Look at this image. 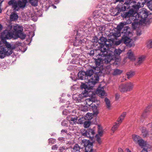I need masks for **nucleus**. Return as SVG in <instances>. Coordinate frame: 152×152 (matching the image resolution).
Returning a JSON list of instances; mask_svg holds the SVG:
<instances>
[{
    "mask_svg": "<svg viewBox=\"0 0 152 152\" xmlns=\"http://www.w3.org/2000/svg\"><path fill=\"white\" fill-rule=\"evenodd\" d=\"M113 53L111 51H100L96 56L97 58L95 59L96 66L94 67L92 70H94V74L98 76L102 72L101 69L103 68V63H109L113 59L112 55Z\"/></svg>",
    "mask_w": 152,
    "mask_h": 152,
    "instance_id": "f257e3e1",
    "label": "nucleus"
},
{
    "mask_svg": "<svg viewBox=\"0 0 152 152\" xmlns=\"http://www.w3.org/2000/svg\"><path fill=\"white\" fill-rule=\"evenodd\" d=\"M78 78L81 80H85L86 84L82 83L81 85L86 86V88H92L99 80V77L94 74V70L89 69L86 72L84 71H80L78 73Z\"/></svg>",
    "mask_w": 152,
    "mask_h": 152,
    "instance_id": "f03ea898",
    "label": "nucleus"
},
{
    "mask_svg": "<svg viewBox=\"0 0 152 152\" xmlns=\"http://www.w3.org/2000/svg\"><path fill=\"white\" fill-rule=\"evenodd\" d=\"M129 28V27L127 26L124 28V35L122 37L121 39L116 41L115 42V45H119L122 42L125 44L126 46L129 47L134 46V41L128 36V34H129L131 33L130 31H127Z\"/></svg>",
    "mask_w": 152,
    "mask_h": 152,
    "instance_id": "7ed1b4c3",
    "label": "nucleus"
},
{
    "mask_svg": "<svg viewBox=\"0 0 152 152\" xmlns=\"http://www.w3.org/2000/svg\"><path fill=\"white\" fill-rule=\"evenodd\" d=\"M26 0H10L8 3L10 6H12V8L15 11H18L20 9H23L26 6Z\"/></svg>",
    "mask_w": 152,
    "mask_h": 152,
    "instance_id": "20e7f679",
    "label": "nucleus"
},
{
    "mask_svg": "<svg viewBox=\"0 0 152 152\" xmlns=\"http://www.w3.org/2000/svg\"><path fill=\"white\" fill-rule=\"evenodd\" d=\"M86 86L85 85H81V87L83 90V92L81 94L79 95L75 94L73 96V101L76 102H81L83 101L84 97H86L88 95V94L89 91V90L92 88H89L86 87Z\"/></svg>",
    "mask_w": 152,
    "mask_h": 152,
    "instance_id": "39448f33",
    "label": "nucleus"
},
{
    "mask_svg": "<svg viewBox=\"0 0 152 152\" xmlns=\"http://www.w3.org/2000/svg\"><path fill=\"white\" fill-rule=\"evenodd\" d=\"M6 47L0 46V58H4L6 56H8L12 54V50L15 49L13 47H12L11 45L6 42L5 44Z\"/></svg>",
    "mask_w": 152,
    "mask_h": 152,
    "instance_id": "423d86ee",
    "label": "nucleus"
},
{
    "mask_svg": "<svg viewBox=\"0 0 152 152\" xmlns=\"http://www.w3.org/2000/svg\"><path fill=\"white\" fill-rule=\"evenodd\" d=\"M99 43L100 44V51H110L109 50L111 44L109 43L107 39L103 37H101L99 41Z\"/></svg>",
    "mask_w": 152,
    "mask_h": 152,
    "instance_id": "0eeeda50",
    "label": "nucleus"
},
{
    "mask_svg": "<svg viewBox=\"0 0 152 152\" xmlns=\"http://www.w3.org/2000/svg\"><path fill=\"white\" fill-rule=\"evenodd\" d=\"M82 28L81 30L80 28L78 29L76 31L77 34L75 37V42L74 43V46H78L80 45L83 43H84L83 41L81 39H79V37L81 38L82 36H84L86 34L85 31L86 30V29L85 30L84 29Z\"/></svg>",
    "mask_w": 152,
    "mask_h": 152,
    "instance_id": "6e6552de",
    "label": "nucleus"
},
{
    "mask_svg": "<svg viewBox=\"0 0 152 152\" xmlns=\"http://www.w3.org/2000/svg\"><path fill=\"white\" fill-rule=\"evenodd\" d=\"M141 6H140V4L137 5L136 8L134 9H131L127 12L124 13L121 15V16L124 18H128L127 20L129 21L130 20L131 21L130 19V17H132L134 15H137V12L139 9L141 7Z\"/></svg>",
    "mask_w": 152,
    "mask_h": 152,
    "instance_id": "1a4fd4ad",
    "label": "nucleus"
},
{
    "mask_svg": "<svg viewBox=\"0 0 152 152\" xmlns=\"http://www.w3.org/2000/svg\"><path fill=\"white\" fill-rule=\"evenodd\" d=\"M13 28L15 31L16 35V38H15V39L20 38L23 39L25 38L26 35L23 32V29L22 26L18 25H16L14 26Z\"/></svg>",
    "mask_w": 152,
    "mask_h": 152,
    "instance_id": "9d476101",
    "label": "nucleus"
},
{
    "mask_svg": "<svg viewBox=\"0 0 152 152\" xmlns=\"http://www.w3.org/2000/svg\"><path fill=\"white\" fill-rule=\"evenodd\" d=\"M135 1L134 0H126L125 2L122 5L121 10L123 11H125L129 8L132 7V9L136 8L137 5L134 4Z\"/></svg>",
    "mask_w": 152,
    "mask_h": 152,
    "instance_id": "9b49d317",
    "label": "nucleus"
},
{
    "mask_svg": "<svg viewBox=\"0 0 152 152\" xmlns=\"http://www.w3.org/2000/svg\"><path fill=\"white\" fill-rule=\"evenodd\" d=\"M148 15V11L147 10H142L140 12V14L138 15L137 14V15L138 17H140L141 19L140 20V22L142 24L146 23Z\"/></svg>",
    "mask_w": 152,
    "mask_h": 152,
    "instance_id": "f8f14e48",
    "label": "nucleus"
},
{
    "mask_svg": "<svg viewBox=\"0 0 152 152\" xmlns=\"http://www.w3.org/2000/svg\"><path fill=\"white\" fill-rule=\"evenodd\" d=\"M14 34L11 31L5 30L1 34V36L2 40L10 39L14 37Z\"/></svg>",
    "mask_w": 152,
    "mask_h": 152,
    "instance_id": "ddd939ff",
    "label": "nucleus"
},
{
    "mask_svg": "<svg viewBox=\"0 0 152 152\" xmlns=\"http://www.w3.org/2000/svg\"><path fill=\"white\" fill-rule=\"evenodd\" d=\"M84 143V146L85 147L86 152H92L93 151V144L89 140H83Z\"/></svg>",
    "mask_w": 152,
    "mask_h": 152,
    "instance_id": "4468645a",
    "label": "nucleus"
},
{
    "mask_svg": "<svg viewBox=\"0 0 152 152\" xmlns=\"http://www.w3.org/2000/svg\"><path fill=\"white\" fill-rule=\"evenodd\" d=\"M95 134V132L94 129H89L83 133V135L92 140Z\"/></svg>",
    "mask_w": 152,
    "mask_h": 152,
    "instance_id": "2eb2a0df",
    "label": "nucleus"
},
{
    "mask_svg": "<svg viewBox=\"0 0 152 152\" xmlns=\"http://www.w3.org/2000/svg\"><path fill=\"white\" fill-rule=\"evenodd\" d=\"M110 51L111 52V51ZM112 52L113 53V54L112 55V57L113 59L111 60V61L114 60V56L115 57V60H116V59H119V56L122 53V51L120 49H115L114 53L113 51Z\"/></svg>",
    "mask_w": 152,
    "mask_h": 152,
    "instance_id": "dca6fc26",
    "label": "nucleus"
},
{
    "mask_svg": "<svg viewBox=\"0 0 152 152\" xmlns=\"http://www.w3.org/2000/svg\"><path fill=\"white\" fill-rule=\"evenodd\" d=\"M96 93L102 98L105 95V93L103 87H99L96 89Z\"/></svg>",
    "mask_w": 152,
    "mask_h": 152,
    "instance_id": "f3484780",
    "label": "nucleus"
},
{
    "mask_svg": "<svg viewBox=\"0 0 152 152\" xmlns=\"http://www.w3.org/2000/svg\"><path fill=\"white\" fill-rule=\"evenodd\" d=\"M132 23V21L130 20L129 21L127 20L126 22H121L117 26V28L118 31H120L123 28L124 26Z\"/></svg>",
    "mask_w": 152,
    "mask_h": 152,
    "instance_id": "a211bd4d",
    "label": "nucleus"
},
{
    "mask_svg": "<svg viewBox=\"0 0 152 152\" xmlns=\"http://www.w3.org/2000/svg\"><path fill=\"white\" fill-rule=\"evenodd\" d=\"M146 58V56L144 55H142L139 57L137 62L135 64L136 66L140 65L142 64L145 61Z\"/></svg>",
    "mask_w": 152,
    "mask_h": 152,
    "instance_id": "6ab92c4d",
    "label": "nucleus"
},
{
    "mask_svg": "<svg viewBox=\"0 0 152 152\" xmlns=\"http://www.w3.org/2000/svg\"><path fill=\"white\" fill-rule=\"evenodd\" d=\"M127 56L128 58L131 61H134L135 60L136 58L134 55L133 52L131 50H128L127 53Z\"/></svg>",
    "mask_w": 152,
    "mask_h": 152,
    "instance_id": "aec40b11",
    "label": "nucleus"
},
{
    "mask_svg": "<svg viewBox=\"0 0 152 152\" xmlns=\"http://www.w3.org/2000/svg\"><path fill=\"white\" fill-rule=\"evenodd\" d=\"M18 18V14L15 12L11 13L10 16V20L11 21L17 20Z\"/></svg>",
    "mask_w": 152,
    "mask_h": 152,
    "instance_id": "412c9836",
    "label": "nucleus"
},
{
    "mask_svg": "<svg viewBox=\"0 0 152 152\" xmlns=\"http://www.w3.org/2000/svg\"><path fill=\"white\" fill-rule=\"evenodd\" d=\"M81 148L77 144H75L71 148V152H80Z\"/></svg>",
    "mask_w": 152,
    "mask_h": 152,
    "instance_id": "4be33fe9",
    "label": "nucleus"
},
{
    "mask_svg": "<svg viewBox=\"0 0 152 152\" xmlns=\"http://www.w3.org/2000/svg\"><path fill=\"white\" fill-rule=\"evenodd\" d=\"M96 99L95 98H91L87 99L86 100V105L87 106H91L93 102H95Z\"/></svg>",
    "mask_w": 152,
    "mask_h": 152,
    "instance_id": "5701e85b",
    "label": "nucleus"
},
{
    "mask_svg": "<svg viewBox=\"0 0 152 152\" xmlns=\"http://www.w3.org/2000/svg\"><path fill=\"white\" fill-rule=\"evenodd\" d=\"M125 84L127 91H130L133 89L134 86L133 83L129 82Z\"/></svg>",
    "mask_w": 152,
    "mask_h": 152,
    "instance_id": "b1692460",
    "label": "nucleus"
},
{
    "mask_svg": "<svg viewBox=\"0 0 152 152\" xmlns=\"http://www.w3.org/2000/svg\"><path fill=\"white\" fill-rule=\"evenodd\" d=\"M126 112L123 113L120 116L119 118L118 119L116 122H117L120 125L121 123L123 120L124 119V118L126 115Z\"/></svg>",
    "mask_w": 152,
    "mask_h": 152,
    "instance_id": "393cba45",
    "label": "nucleus"
},
{
    "mask_svg": "<svg viewBox=\"0 0 152 152\" xmlns=\"http://www.w3.org/2000/svg\"><path fill=\"white\" fill-rule=\"evenodd\" d=\"M104 101L107 108L109 110H110L111 109V105L110 100L107 98H105L104 99Z\"/></svg>",
    "mask_w": 152,
    "mask_h": 152,
    "instance_id": "a878e982",
    "label": "nucleus"
},
{
    "mask_svg": "<svg viewBox=\"0 0 152 152\" xmlns=\"http://www.w3.org/2000/svg\"><path fill=\"white\" fill-rule=\"evenodd\" d=\"M118 89L122 92H124L127 91L125 84H122L119 86Z\"/></svg>",
    "mask_w": 152,
    "mask_h": 152,
    "instance_id": "bb28decb",
    "label": "nucleus"
},
{
    "mask_svg": "<svg viewBox=\"0 0 152 152\" xmlns=\"http://www.w3.org/2000/svg\"><path fill=\"white\" fill-rule=\"evenodd\" d=\"M134 1H135L134 4L136 5L139 4L140 6H141V4L143 5L146 1V0H134Z\"/></svg>",
    "mask_w": 152,
    "mask_h": 152,
    "instance_id": "cd10ccee",
    "label": "nucleus"
},
{
    "mask_svg": "<svg viewBox=\"0 0 152 152\" xmlns=\"http://www.w3.org/2000/svg\"><path fill=\"white\" fill-rule=\"evenodd\" d=\"M141 138L138 135L134 134L132 135V139L134 141L136 144H137L138 142L140 140Z\"/></svg>",
    "mask_w": 152,
    "mask_h": 152,
    "instance_id": "c85d7f7f",
    "label": "nucleus"
},
{
    "mask_svg": "<svg viewBox=\"0 0 152 152\" xmlns=\"http://www.w3.org/2000/svg\"><path fill=\"white\" fill-rule=\"evenodd\" d=\"M142 134L144 137H146L148 134V132L146 129L144 127L141 128Z\"/></svg>",
    "mask_w": 152,
    "mask_h": 152,
    "instance_id": "c756f323",
    "label": "nucleus"
},
{
    "mask_svg": "<svg viewBox=\"0 0 152 152\" xmlns=\"http://www.w3.org/2000/svg\"><path fill=\"white\" fill-rule=\"evenodd\" d=\"M137 144H138L140 146L142 147L146 145V142H145L143 139L141 138L140 140L138 142Z\"/></svg>",
    "mask_w": 152,
    "mask_h": 152,
    "instance_id": "7c9ffc66",
    "label": "nucleus"
},
{
    "mask_svg": "<svg viewBox=\"0 0 152 152\" xmlns=\"http://www.w3.org/2000/svg\"><path fill=\"white\" fill-rule=\"evenodd\" d=\"M120 125L117 122H116L114 123L111 128V130L113 131V133L117 129Z\"/></svg>",
    "mask_w": 152,
    "mask_h": 152,
    "instance_id": "2f4dec72",
    "label": "nucleus"
},
{
    "mask_svg": "<svg viewBox=\"0 0 152 152\" xmlns=\"http://www.w3.org/2000/svg\"><path fill=\"white\" fill-rule=\"evenodd\" d=\"M123 71L118 69H115L113 75H119L122 73Z\"/></svg>",
    "mask_w": 152,
    "mask_h": 152,
    "instance_id": "473e14b6",
    "label": "nucleus"
},
{
    "mask_svg": "<svg viewBox=\"0 0 152 152\" xmlns=\"http://www.w3.org/2000/svg\"><path fill=\"white\" fill-rule=\"evenodd\" d=\"M67 118L69 121H72L74 123H75L77 121V119L75 116H73L71 117L70 116H68L67 117Z\"/></svg>",
    "mask_w": 152,
    "mask_h": 152,
    "instance_id": "72a5a7b5",
    "label": "nucleus"
},
{
    "mask_svg": "<svg viewBox=\"0 0 152 152\" xmlns=\"http://www.w3.org/2000/svg\"><path fill=\"white\" fill-rule=\"evenodd\" d=\"M29 1L32 6H36L38 5V1L37 0H29Z\"/></svg>",
    "mask_w": 152,
    "mask_h": 152,
    "instance_id": "f704fd0d",
    "label": "nucleus"
},
{
    "mask_svg": "<svg viewBox=\"0 0 152 152\" xmlns=\"http://www.w3.org/2000/svg\"><path fill=\"white\" fill-rule=\"evenodd\" d=\"M134 75L135 72L133 71H130L129 72H127V73L128 78L129 79L133 77Z\"/></svg>",
    "mask_w": 152,
    "mask_h": 152,
    "instance_id": "c9c22d12",
    "label": "nucleus"
},
{
    "mask_svg": "<svg viewBox=\"0 0 152 152\" xmlns=\"http://www.w3.org/2000/svg\"><path fill=\"white\" fill-rule=\"evenodd\" d=\"M85 119L88 120H91L92 118V117L91 115V114L90 113H87L84 118Z\"/></svg>",
    "mask_w": 152,
    "mask_h": 152,
    "instance_id": "e433bc0d",
    "label": "nucleus"
},
{
    "mask_svg": "<svg viewBox=\"0 0 152 152\" xmlns=\"http://www.w3.org/2000/svg\"><path fill=\"white\" fill-rule=\"evenodd\" d=\"M91 124L90 121H85L84 123V126L85 128H88L90 126Z\"/></svg>",
    "mask_w": 152,
    "mask_h": 152,
    "instance_id": "4c0bfd02",
    "label": "nucleus"
},
{
    "mask_svg": "<svg viewBox=\"0 0 152 152\" xmlns=\"http://www.w3.org/2000/svg\"><path fill=\"white\" fill-rule=\"evenodd\" d=\"M147 45L148 48H152V39H151L147 42Z\"/></svg>",
    "mask_w": 152,
    "mask_h": 152,
    "instance_id": "58836bf2",
    "label": "nucleus"
},
{
    "mask_svg": "<svg viewBox=\"0 0 152 152\" xmlns=\"http://www.w3.org/2000/svg\"><path fill=\"white\" fill-rule=\"evenodd\" d=\"M85 118L83 117L79 118L78 120V123L80 124H84L85 121Z\"/></svg>",
    "mask_w": 152,
    "mask_h": 152,
    "instance_id": "ea45409f",
    "label": "nucleus"
},
{
    "mask_svg": "<svg viewBox=\"0 0 152 152\" xmlns=\"http://www.w3.org/2000/svg\"><path fill=\"white\" fill-rule=\"evenodd\" d=\"M148 6L150 10H152V0L149 1L148 2Z\"/></svg>",
    "mask_w": 152,
    "mask_h": 152,
    "instance_id": "a19ab883",
    "label": "nucleus"
},
{
    "mask_svg": "<svg viewBox=\"0 0 152 152\" xmlns=\"http://www.w3.org/2000/svg\"><path fill=\"white\" fill-rule=\"evenodd\" d=\"M98 134L96 135H98V136H99L100 137H101L102 136L103 134V131L101 129H100L99 127V128L98 131Z\"/></svg>",
    "mask_w": 152,
    "mask_h": 152,
    "instance_id": "79ce46f5",
    "label": "nucleus"
},
{
    "mask_svg": "<svg viewBox=\"0 0 152 152\" xmlns=\"http://www.w3.org/2000/svg\"><path fill=\"white\" fill-rule=\"evenodd\" d=\"M98 12L97 10H96L93 12V16L95 18H97L99 16V14H97Z\"/></svg>",
    "mask_w": 152,
    "mask_h": 152,
    "instance_id": "37998d69",
    "label": "nucleus"
},
{
    "mask_svg": "<svg viewBox=\"0 0 152 152\" xmlns=\"http://www.w3.org/2000/svg\"><path fill=\"white\" fill-rule=\"evenodd\" d=\"M148 112V111L146 110H145L144 112L143 113V114L142 115V117L143 118H146L147 116V112Z\"/></svg>",
    "mask_w": 152,
    "mask_h": 152,
    "instance_id": "c03bdc74",
    "label": "nucleus"
},
{
    "mask_svg": "<svg viewBox=\"0 0 152 152\" xmlns=\"http://www.w3.org/2000/svg\"><path fill=\"white\" fill-rule=\"evenodd\" d=\"M56 141V140L54 139L50 138L48 140L49 143L54 144L55 142Z\"/></svg>",
    "mask_w": 152,
    "mask_h": 152,
    "instance_id": "a18cd8bd",
    "label": "nucleus"
},
{
    "mask_svg": "<svg viewBox=\"0 0 152 152\" xmlns=\"http://www.w3.org/2000/svg\"><path fill=\"white\" fill-rule=\"evenodd\" d=\"M22 43L19 42H17L15 44V46L13 47L15 48L16 47L18 46H21V45Z\"/></svg>",
    "mask_w": 152,
    "mask_h": 152,
    "instance_id": "49530a36",
    "label": "nucleus"
},
{
    "mask_svg": "<svg viewBox=\"0 0 152 152\" xmlns=\"http://www.w3.org/2000/svg\"><path fill=\"white\" fill-rule=\"evenodd\" d=\"M96 141L99 144H101V143L102 141L100 137L98 136V135H96Z\"/></svg>",
    "mask_w": 152,
    "mask_h": 152,
    "instance_id": "de8ad7c7",
    "label": "nucleus"
},
{
    "mask_svg": "<svg viewBox=\"0 0 152 152\" xmlns=\"http://www.w3.org/2000/svg\"><path fill=\"white\" fill-rule=\"evenodd\" d=\"M12 25L10 24L8 25L7 26V30L11 31V30L12 29Z\"/></svg>",
    "mask_w": 152,
    "mask_h": 152,
    "instance_id": "09e8293b",
    "label": "nucleus"
},
{
    "mask_svg": "<svg viewBox=\"0 0 152 152\" xmlns=\"http://www.w3.org/2000/svg\"><path fill=\"white\" fill-rule=\"evenodd\" d=\"M106 70H107L108 72L110 73L111 70L110 66V65H109L108 66H106Z\"/></svg>",
    "mask_w": 152,
    "mask_h": 152,
    "instance_id": "8fccbe9b",
    "label": "nucleus"
},
{
    "mask_svg": "<svg viewBox=\"0 0 152 152\" xmlns=\"http://www.w3.org/2000/svg\"><path fill=\"white\" fill-rule=\"evenodd\" d=\"M61 124L63 126H66L67 125L66 121L65 120L62 121L61 123Z\"/></svg>",
    "mask_w": 152,
    "mask_h": 152,
    "instance_id": "3c124183",
    "label": "nucleus"
},
{
    "mask_svg": "<svg viewBox=\"0 0 152 152\" xmlns=\"http://www.w3.org/2000/svg\"><path fill=\"white\" fill-rule=\"evenodd\" d=\"M68 112V110H65L63 111L62 113L63 115H66Z\"/></svg>",
    "mask_w": 152,
    "mask_h": 152,
    "instance_id": "603ef678",
    "label": "nucleus"
},
{
    "mask_svg": "<svg viewBox=\"0 0 152 152\" xmlns=\"http://www.w3.org/2000/svg\"><path fill=\"white\" fill-rule=\"evenodd\" d=\"M58 148V147L56 145H53L52 147V149L53 150H57Z\"/></svg>",
    "mask_w": 152,
    "mask_h": 152,
    "instance_id": "864d4df0",
    "label": "nucleus"
},
{
    "mask_svg": "<svg viewBox=\"0 0 152 152\" xmlns=\"http://www.w3.org/2000/svg\"><path fill=\"white\" fill-rule=\"evenodd\" d=\"M65 148L64 146H63L62 147H61L59 148V150L61 152H63L64 151L65 149Z\"/></svg>",
    "mask_w": 152,
    "mask_h": 152,
    "instance_id": "5fc2aeb1",
    "label": "nucleus"
},
{
    "mask_svg": "<svg viewBox=\"0 0 152 152\" xmlns=\"http://www.w3.org/2000/svg\"><path fill=\"white\" fill-rule=\"evenodd\" d=\"M152 104H150L148 105L146 109V110L149 111V109L150 108L152 107Z\"/></svg>",
    "mask_w": 152,
    "mask_h": 152,
    "instance_id": "6e6d98bb",
    "label": "nucleus"
},
{
    "mask_svg": "<svg viewBox=\"0 0 152 152\" xmlns=\"http://www.w3.org/2000/svg\"><path fill=\"white\" fill-rule=\"evenodd\" d=\"M119 94H115V99L116 100H118L119 98L120 97Z\"/></svg>",
    "mask_w": 152,
    "mask_h": 152,
    "instance_id": "4d7b16f0",
    "label": "nucleus"
},
{
    "mask_svg": "<svg viewBox=\"0 0 152 152\" xmlns=\"http://www.w3.org/2000/svg\"><path fill=\"white\" fill-rule=\"evenodd\" d=\"M64 138L63 137H61L59 138L58 139V140L59 141H64Z\"/></svg>",
    "mask_w": 152,
    "mask_h": 152,
    "instance_id": "13d9d810",
    "label": "nucleus"
},
{
    "mask_svg": "<svg viewBox=\"0 0 152 152\" xmlns=\"http://www.w3.org/2000/svg\"><path fill=\"white\" fill-rule=\"evenodd\" d=\"M118 152H124L123 150L121 148H118Z\"/></svg>",
    "mask_w": 152,
    "mask_h": 152,
    "instance_id": "bf43d9fd",
    "label": "nucleus"
},
{
    "mask_svg": "<svg viewBox=\"0 0 152 152\" xmlns=\"http://www.w3.org/2000/svg\"><path fill=\"white\" fill-rule=\"evenodd\" d=\"M61 133H63L64 132L66 133H67V131L66 130H64V129H62L61 131Z\"/></svg>",
    "mask_w": 152,
    "mask_h": 152,
    "instance_id": "052dcab7",
    "label": "nucleus"
},
{
    "mask_svg": "<svg viewBox=\"0 0 152 152\" xmlns=\"http://www.w3.org/2000/svg\"><path fill=\"white\" fill-rule=\"evenodd\" d=\"M125 152H132L128 148H126L125 150Z\"/></svg>",
    "mask_w": 152,
    "mask_h": 152,
    "instance_id": "680f3d73",
    "label": "nucleus"
},
{
    "mask_svg": "<svg viewBox=\"0 0 152 152\" xmlns=\"http://www.w3.org/2000/svg\"><path fill=\"white\" fill-rule=\"evenodd\" d=\"M94 114L96 115H97L98 113V112L97 110H96L95 112L94 111Z\"/></svg>",
    "mask_w": 152,
    "mask_h": 152,
    "instance_id": "e2e57ef3",
    "label": "nucleus"
},
{
    "mask_svg": "<svg viewBox=\"0 0 152 152\" xmlns=\"http://www.w3.org/2000/svg\"><path fill=\"white\" fill-rule=\"evenodd\" d=\"M148 151L147 150V149L144 148L143 149V150H142V151L141 152H147Z\"/></svg>",
    "mask_w": 152,
    "mask_h": 152,
    "instance_id": "0e129e2a",
    "label": "nucleus"
},
{
    "mask_svg": "<svg viewBox=\"0 0 152 152\" xmlns=\"http://www.w3.org/2000/svg\"><path fill=\"white\" fill-rule=\"evenodd\" d=\"M99 29L100 30H104V28L103 27H101L99 28Z\"/></svg>",
    "mask_w": 152,
    "mask_h": 152,
    "instance_id": "69168bd1",
    "label": "nucleus"
},
{
    "mask_svg": "<svg viewBox=\"0 0 152 152\" xmlns=\"http://www.w3.org/2000/svg\"><path fill=\"white\" fill-rule=\"evenodd\" d=\"M3 28V26H2L1 24H0V31Z\"/></svg>",
    "mask_w": 152,
    "mask_h": 152,
    "instance_id": "338daca9",
    "label": "nucleus"
},
{
    "mask_svg": "<svg viewBox=\"0 0 152 152\" xmlns=\"http://www.w3.org/2000/svg\"><path fill=\"white\" fill-rule=\"evenodd\" d=\"M113 35L114 37H118V36L117 35H116V34H113Z\"/></svg>",
    "mask_w": 152,
    "mask_h": 152,
    "instance_id": "774afa93",
    "label": "nucleus"
}]
</instances>
